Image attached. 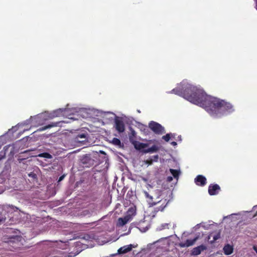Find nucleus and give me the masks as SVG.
I'll return each instance as SVG.
<instances>
[{
  "mask_svg": "<svg viewBox=\"0 0 257 257\" xmlns=\"http://www.w3.org/2000/svg\"><path fill=\"white\" fill-rule=\"evenodd\" d=\"M59 123H60V122H52L50 124H49L48 125H45L41 127H40L39 130L40 131H44V130H46L50 128H51L52 127L57 126H58V125Z\"/></svg>",
  "mask_w": 257,
  "mask_h": 257,
  "instance_id": "13",
  "label": "nucleus"
},
{
  "mask_svg": "<svg viewBox=\"0 0 257 257\" xmlns=\"http://www.w3.org/2000/svg\"><path fill=\"white\" fill-rule=\"evenodd\" d=\"M159 150V148L156 145H153L151 147L143 150V152L144 153H155L158 151Z\"/></svg>",
  "mask_w": 257,
  "mask_h": 257,
  "instance_id": "12",
  "label": "nucleus"
},
{
  "mask_svg": "<svg viewBox=\"0 0 257 257\" xmlns=\"http://www.w3.org/2000/svg\"><path fill=\"white\" fill-rule=\"evenodd\" d=\"M173 180V178L171 176H169L167 177V181L169 182L172 181Z\"/></svg>",
  "mask_w": 257,
  "mask_h": 257,
  "instance_id": "28",
  "label": "nucleus"
},
{
  "mask_svg": "<svg viewBox=\"0 0 257 257\" xmlns=\"http://www.w3.org/2000/svg\"><path fill=\"white\" fill-rule=\"evenodd\" d=\"M194 181L197 185L200 186H205L207 183L206 178L201 175L197 176Z\"/></svg>",
  "mask_w": 257,
  "mask_h": 257,
  "instance_id": "6",
  "label": "nucleus"
},
{
  "mask_svg": "<svg viewBox=\"0 0 257 257\" xmlns=\"http://www.w3.org/2000/svg\"><path fill=\"white\" fill-rule=\"evenodd\" d=\"M190 102L204 108L210 115L221 117L233 111L229 102L208 95L203 90L190 84H182L172 90Z\"/></svg>",
  "mask_w": 257,
  "mask_h": 257,
  "instance_id": "1",
  "label": "nucleus"
},
{
  "mask_svg": "<svg viewBox=\"0 0 257 257\" xmlns=\"http://www.w3.org/2000/svg\"><path fill=\"white\" fill-rule=\"evenodd\" d=\"M64 177H65V175H62L61 176H60V177H59V178L58 181H59V182L61 181L64 179Z\"/></svg>",
  "mask_w": 257,
  "mask_h": 257,
  "instance_id": "27",
  "label": "nucleus"
},
{
  "mask_svg": "<svg viewBox=\"0 0 257 257\" xmlns=\"http://www.w3.org/2000/svg\"><path fill=\"white\" fill-rule=\"evenodd\" d=\"M169 226H170V224L169 223H164L162 225V227L163 229H165V228L168 229L169 228Z\"/></svg>",
  "mask_w": 257,
  "mask_h": 257,
  "instance_id": "24",
  "label": "nucleus"
},
{
  "mask_svg": "<svg viewBox=\"0 0 257 257\" xmlns=\"http://www.w3.org/2000/svg\"><path fill=\"white\" fill-rule=\"evenodd\" d=\"M133 244H131L128 245H124L122 247H121L119 248L117 252L118 254H124L126 253L131 250H132L133 247H135Z\"/></svg>",
  "mask_w": 257,
  "mask_h": 257,
  "instance_id": "8",
  "label": "nucleus"
},
{
  "mask_svg": "<svg viewBox=\"0 0 257 257\" xmlns=\"http://www.w3.org/2000/svg\"><path fill=\"white\" fill-rule=\"evenodd\" d=\"M6 218L3 215L2 213L0 212V224L5 221Z\"/></svg>",
  "mask_w": 257,
  "mask_h": 257,
  "instance_id": "23",
  "label": "nucleus"
},
{
  "mask_svg": "<svg viewBox=\"0 0 257 257\" xmlns=\"http://www.w3.org/2000/svg\"><path fill=\"white\" fill-rule=\"evenodd\" d=\"M127 221H128V220L127 219H126L125 218H119V219H118V221L121 225H125L127 223Z\"/></svg>",
  "mask_w": 257,
  "mask_h": 257,
  "instance_id": "19",
  "label": "nucleus"
},
{
  "mask_svg": "<svg viewBox=\"0 0 257 257\" xmlns=\"http://www.w3.org/2000/svg\"><path fill=\"white\" fill-rule=\"evenodd\" d=\"M256 9L257 10V1H256Z\"/></svg>",
  "mask_w": 257,
  "mask_h": 257,
  "instance_id": "32",
  "label": "nucleus"
},
{
  "mask_svg": "<svg viewBox=\"0 0 257 257\" xmlns=\"http://www.w3.org/2000/svg\"><path fill=\"white\" fill-rule=\"evenodd\" d=\"M257 216V211L255 212V213L254 214L253 217H255Z\"/></svg>",
  "mask_w": 257,
  "mask_h": 257,
  "instance_id": "31",
  "label": "nucleus"
},
{
  "mask_svg": "<svg viewBox=\"0 0 257 257\" xmlns=\"http://www.w3.org/2000/svg\"><path fill=\"white\" fill-rule=\"evenodd\" d=\"M111 143L115 145V146H118V147H121V143L119 139H117V138H114L112 141H111Z\"/></svg>",
  "mask_w": 257,
  "mask_h": 257,
  "instance_id": "15",
  "label": "nucleus"
},
{
  "mask_svg": "<svg viewBox=\"0 0 257 257\" xmlns=\"http://www.w3.org/2000/svg\"><path fill=\"white\" fill-rule=\"evenodd\" d=\"M171 145L175 146L177 145V143L176 142H172L171 143Z\"/></svg>",
  "mask_w": 257,
  "mask_h": 257,
  "instance_id": "29",
  "label": "nucleus"
},
{
  "mask_svg": "<svg viewBox=\"0 0 257 257\" xmlns=\"http://www.w3.org/2000/svg\"><path fill=\"white\" fill-rule=\"evenodd\" d=\"M114 127L119 133H123L125 130V125L121 118L116 117L114 119Z\"/></svg>",
  "mask_w": 257,
  "mask_h": 257,
  "instance_id": "4",
  "label": "nucleus"
},
{
  "mask_svg": "<svg viewBox=\"0 0 257 257\" xmlns=\"http://www.w3.org/2000/svg\"><path fill=\"white\" fill-rule=\"evenodd\" d=\"M132 135H133V136H135V135H136V133H135V131H132Z\"/></svg>",
  "mask_w": 257,
  "mask_h": 257,
  "instance_id": "30",
  "label": "nucleus"
},
{
  "mask_svg": "<svg viewBox=\"0 0 257 257\" xmlns=\"http://www.w3.org/2000/svg\"><path fill=\"white\" fill-rule=\"evenodd\" d=\"M233 247L228 244L225 245L223 247L224 253L225 255L231 254L233 252Z\"/></svg>",
  "mask_w": 257,
  "mask_h": 257,
  "instance_id": "11",
  "label": "nucleus"
},
{
  "mask_svg": "<svg viewBox=\"0 0 257 257\" xmlns=\"http://www.w3.org/2000/svg\"><path fill=\"white\" fill-rule=\"evenodd\" d=\"M153 159H147L146 160V161H145V163L146 164H148V165H151L153 164Z\"/></svg>",
  "mask_w": 257,
  "mask_h": 257,
  "instance_id": "21",
  "label": "nucleus"
},
{
  "mask_svg": "<svg viewBox=\"0 0 257 257\" xmlns=\"http://www.w3.org/2000/svg\"><path fill=\"white\" fill-rule=\"evenodd\" d=\"M132 144L134 145L136 149L138 150H145L146 148H147L149 146L148 144H145L143 143H141L139 141H134L132 142Z\"/></svg>",
  "mask_w": 257,
  "mask_h": 257,
  "instance_id": "7",
  "label": "nucleus"
},
{
  "mask_svg": "<svg viewBox=\"0 0 257 257\" xmlns=\"http://www.w3.org/2000/svg\"><path fill=\"white\" fill-rule=\"evenodd\" d=\"M149 127L155 134L162 135L165 133L164 127L156 121H150Z\"/></svg>",
  "mask_w": 257,
  "mask_h": 257,
  "instance_id": "3",
  "label": "nucleus"
},
{
  "mask_svg": "<svg viewBox=\"0 0 257 257\" xmlns=\"http://www.w3.org/2000/svg\"><path fill=\"white\" fill-rule=\"evenodd\" d=\"M86 136L84 134L79 135L77 136V138H85Z\"/></svg>",
  "mask_w": 257,
  "mask_h": 257,
  "instance_id": "26",
  "label": "nucleus"
},
{
  "mask_svg": "<svg viewBox=\"0 0 257 257\" xmlns=\"http://www.w3.org/2000/svg\"><path fill=\"white\" fill-rule=\"evenodd\" d=\"M220 187L218 184H211L208 187V193L210 195H215L218 193Z\"/></svg>",
  "mask_w": 257,
  "mask_h": 257,
  "instance_id": "5",
  "label": "nucleus"
},
{
  "mask_svg": "<svg viewBox=\"0 0 257 257\" xmlns=\"http://www.w3.org/2000/svg\"><path fill=\"white\" fill-rule=\"evenodd\" d=\"M170 138V135L169 134H167L165 136H163L162 137V139L167 142L169 141Z\"/></svg>",
  "mask_w": 257,
  "mask_h": 257,
  "instance_id": "20",
  "label": "nucleus"
},
{
  "mask_svg": "<svg viewBox=\"0 0 257 257\" xmlns=\"http://www.w3.org/2000/svg\"><path fill=\"white\" fill-rule=\"evenodd\" d=\"M196 240V238L193 239H187L185 242H181L179 246L181 247H189L193 245Z\"/></svg>",
  "mask_w": 257,
  "mask_h": 257,
  "instance_id": "10",
  "label": "nucleus"
},
{
  "mask_svg": "<svg viewBox=\"0 0 257 257\" xmlns=\"http://www.w3.org/2000/svg\"><path fill=\"white\" fill-rule=\"evenodd\" d=\"M220 237V232H218L216 234H214L213 232L211 233L208 235V239H210L211 237L213 238V240L211 241V243L214 242L215 241L219 239Z\"/></svg>",
  "mask_w": 257,
  "mask_h": 257,
  "instance_id": "14",
  "label": "nucleus"
},
{
  "mask_svg": "<svg viewBox=\"0 0 257 257\" xmlns=\"http://www.w3.org/2000/svg\"><path fill=\"white\" fill-rule=\"evenodd\" d=\"M39 156L47 159H51L52 157V155L48 153H43L40 154Z\"/></svg>",
  "mask_w": 257,
  "mask_h": 257,
  "instance_id": "18",
  "label": "nucleus"
},
{
  "mask_svg": "<svg viewBox=\"0 0 257 257\" xmlns=\"http://www.w3.org/2000/svg\"><path fill=\"white\" fill-rule=\"evenodd\" d=\"M63 110L62 109H59L55 111H54L53 113L51 114L50 116L51 118L58 116L60 114H61L63 112Z\"/></svg>",
  "mask_w": 257,
  "mask_h": 257,
  "instance_id": "17",
  "label": "nucleus"
},
{
  "mask_svg": "<svg viewBox=\"0 0 257 257\" xmlns=\"http://www.w3.org/2000/svg\"><path fill=\"white\" fill-rule=\"evenodd\" d=\"M144 195L145 197L147 199V201L149 205V207H153L158 203H161V205L159 208V210L163 211V209L165 208L166 205H167V202H166V200H160L158 201H154L153 197L152 196L150 195L148 192L147 191H144Z\"/></svg>",
  "mask_w": 257,
  "mask_h": 257,
  "instance_id": "2",
  "label": "nucleus"
},
{
  "mask_svg": "<svg viewBox=\"0 0 257 257\" xmlns=\"http://www.w3.org/2000/svg\"><path fill=\"white\" fill-rule=\"evenodd\" d=\"M151 159H153V162H158L159 159V156L158 155L153 156Z\"/></svg>",
  "mask_w": 257,
  "mask_h": 257,
  "instance_id": "22",
  "label": "nucleus"
},
{
  "mask_svg": "<svg viewBox=\"0 0 257 257\" xmlns=\"http://www.w3.org/2000/svg\"><path fill=\"white\" fill-rule=\"evenodd\" d=\"M207 247L204 245H200L197 247H194L192 251V253L194 255H198L201 253V252L204 250H206Z\"/></svg>",
  "mask_w": 257,
  "mask_h": 257,
  "instance_id": "9",
  "label": "nucleus"
},
{
  "mask_svg": "<svg viewBox=\"0 0 257 257\" xmlns=\"http://www.w3.org/2000/svg\"><path fill=\"white\" fill-rule=\"evenodd\" d=\"M88 159L90 160V158L87 156H85V157H83V158L82 159V163L83 164L85 163L86 160H87Z\"/></svg>",
  "mask_w": 257,
  "mask_h": 257,
  "instance_id": "25",
  "label": "nucleus"
},
{
  "mask_svg": "<svg viewBox=\"0 0 257 257\" xmlns=\"http://www.w3.org/2000/svg\"><path fill=\"white\" fill-rule=\"evenodd\" d=\"M170 172H171V173L172 174V175L173 176V177L174 178H178L179 173H180L179 171H178L177 170L173 169H170Z\"/></svg>",
  "mask_w": 257,
  "mask_h": 257,
  "instance_id": "16",
  "label": "nucleus"
}]
</instances>
